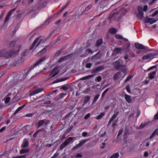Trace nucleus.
Instances as JSON below:
<instances>
[{"instance_id": "4468645a", "label": "nucleus", "mask_w": 158, "mask_h": 158, "mask_svg": "<svg viewBox=\"0 0 158 158\" xmlns=\"http://www.w3.org/2000/svg\"><path fill=\"white\" fill-rule=\"evenodd\" d=\"M135 46L137 49H146L145 46L141 44L135 43Z\"/></svg>"}, {"instance_id": "423d86ee", "label": "nucleus", "mask_w": 158, "mask_h": 158, "mask_svg": "<svg viewBox=\"0 0 158 158\" xmlns=\"http://www.w3.org/2000/svg\"><path fill=\"white\" fill-rule=\"evenodd\" d=\"M120 61H121L120 60H118L113 63L114 68L116 70H120L121 69L123 68V66L124 65L120 64Z\"/></svg>"}, {"instance_id": "5701e85b", "label": "nucleus", "mask_w": 158, "mask_h": 158, "mask_svg": "<svg viewBox=\"0 0 158 158\" xmlns=\"http://www.w3.org/2000/svg\"><path fill=\"white\" fill-rule=\"evenodd\" d=\"M70 1H68L66 3V4L64 6H62L61 9L60 10V12H62L64 9H65L66 7H67L69 5V4L70 3Z\"/></svg>"}, {"instance_id": "aec40b11", "label": "nucleus", "mask_w": 158, "mask_h": 158, "mask_svg": "<svg viewBox=\"0 0 158 158\" xmlns=\"http://www.w3.org/2000/svg\"><path fill=\"white\" fill-rule=\"evenodd\" d=\"M101 57V54L98 52L95 55L92 57V59H95V60H98Z\"/></svg>"}, {"instance_id": "a878e982", "label": "nucleus", "mask_w": 158, "mask_h": 158, "mask_svg": "<svg viewBox=\"0 0 158 158\" xmlns=\"http://www.w3.org/2000/svg\"><path fill=\"white\" fill-rule=\"evenodd\" d=\"M139 19H142L143 16V12H138V13L137 15Z\"/></svg>"}, {"instance_id": "412c9836", "label": "nucleus", "mask_w": 158, "mask_h": 158, "mask_svg": "<svg viewBox=\"0 0 158 158\" xmlns=\"http://www.w3.org/2000/svg\"><path fill=\"white\" fill-rule=\"evenodd\" d=\"M103 42V40L102 38L98 39L97 41L96 44V46H100Z\"/></svg>"}, {"instance_id": "9d476101", "label": "nucleus", "mask_w": 158, "mask_h": 158, "mask_svg": "<svg viewBox=\"0 0 158 158\" xmlns=\"http://www.w3.org/2000/svg\"><path fill=\"white\" fill-rule=\"evenodd\" d=\"M157 54L156 53H149L145 55L144 56L142 57V59L143 60H145L146 59H148L152 57H153L154 56L156 55Z\"/></svg>"}, {"instance_id": "c03bdc74", "label": "nucleus", "mask_w": 158, "mask_h": 158, "mask_svg": "<svg viewBox=\"0 0 158 158\" xmlns=\"http://www.w3.org/2000/svg\"><path fill=\"white\" fill-rule=\"evenodd\" d=\"M106 141V140L104 142L102 143V145L100 146V147L101 149H103L105 148L106 144V143H105Z\"/></svg>"}, {"instance_id": "603ef678", "label": "nucleus", "mask_w": 158, "mask_h": 158, "mask_svg": "<svg viewBox=\"0 0 158 158\" xmlns=\"http://www.w3.org/2000/svg\"><path fill=\"white\" fill-rule=\"evenodd\" d=\"M102 77L101 76H98L96 79V80L98 82H100L102 80Z\"/></svg>"}, {"instance_id": "72a5a7b5", "label": "nucleus", "mask_w": 158, "mask_h": 158, "mask_svg": "<svg viewBox=\"0 0 158 158\" xmlns=\"http://www.w3.org/2000/svg\"><path fill=\"white\" fill-rule=\"evenodd\" d=\"M100 95L99 94H98L96 95L94 98V99L93 101V104L95 103L96 101L97 100L99 97Z\"/></svg>"}, {"instance_id": "393cba45", "label": "nucleus", "mask_w": 158, "mask_h": 158, "mask_svg": "<svg viewBox=\"0 0 158 158\" xmlns=\"http://www.w3.org/2000/svg\"><path fill=\"white\" fill-rule=\"evenodd\" d=\"M30 150L29 149H22L20 150V152L21 154H23L28 152Z\"/></svg>"}, {"instance_id": "e433bc0d", "label": "nucleus", "mask_w": 158, "mask_h": 158, "mask_svg": "<svg viewBox=\"0 0 158 158\" xmlns=\"http://www.w3.org/2000/svg\"><path fill=\"white\" fill-rule=\"evenodd\" d=\"M109 89V88H107L103 92L102 95V98L105 96V94H106L107 92V91H108Z\"/></svg>"}, {"instance_id": "a19ab883", "label": "nucleus", "mask_w": 158, "mask_h": 158, "mask_svg": "<svg viewBox=\"0 0 158 158\" xmlns=\"http://www.w3.org/2000/svg\"><path fill=\"white\" fill-rule=\"evenodd\" d=\"M85 52H88V54H92L93 53V51L90 49H87L86 50Z\"/></svg>"}, {"instance_id": "7c9ffc66", "label": "nucleus", "mask_w": 158, "mask_h": 158, "mask_svg": "<svg viewBox=\"0 0 158 158\" xmlns=\"http://www.w3.org/2000/svg\"><path fill=\"white\" fill-rule=\"evenodd\" d=\"M119 156L118 153L116 152L112 155L109 158H118Z\"/></svg>"}, {"instance_id": "6e6d98bb", "label": "nucleus", "mask_w": 158, "mask_h": 158, "mask_svg": "<svg viewBox=\"0 0 158 158\" xmlns=\"http://www.w3.org/2000/svg\"><path fill=\"white\" fill-rule=\"evenodd\" d=\"M41 131V129L38 130V131L35 132L34 134V137H35L37 135L38 132Z\"/></svg>"}, {"instance_id": "c85d7f7f", "label": "nucleus", "mask_w": 158, "mask_h": 158, "mask_svg": "<svg viewBox=\"0 0 158 158\" xmlns=\"http://www.w3.org/2000/svg\"><path fill=\"white\" fill-rule=\"evenodd\" d=\"M90 96H88L85 97L84 99L83 105H84V104H86L88 101H89L90 100Z\"/></svg>"}, {"instance_id": "f03ea898", "label": "nucleus", "mask_w": 158, "mask_h": 158, "mask_svg": "<svg viewBox=\"0 0 158 158\" xmlns=\"http://www.w3.org/2000/svg\"><path fill=\"white\" fill-rule=\"evenodd\" d=\"M46 58V56H44L42 58L37 60L35 64L34 65L33 67H30L27 71L25 74H24L23 76V78L25 79L28 74L34 68H35L37 65H39L41 64L42 62L44 61Z\"/></svg>"}, {"instance_id": "052dcab7", "label": "nucleus", "mask_w": 158, "mask_h": 158, "mask_svg": "<svg viewBox=\"0 0 158 158\" xmlns=\"http://www.w3.org/2000/svg\"><path fill=\"white\" fill-rule=\"evenodd\" d=\"M158 14V10H156L155 12L152 15V16L154 17L156 15Z\"/></svg>"}, {"instance_id": "c756f323", "label": "nucleus", "mask_w": 158, "mask_h": 158, "mask_svg": "<svg viewBox=\"0 0 158 158\" xmlns=\"http://www.w3.org/2000/svg\"><path fill=\"white\" fill-rule=\"evenodd\" d=\"M121 73L118 72L116 73L114 76L113 77V79L114 80L117 79L118 77L121 75Z\"/></svg>"}, {"instance_id": "6e6552de", "label": "nucleus", "mask_w": 158, "mask_h": 158, "mask_svg": "<svg viewBox=\"0 0 158 158\" xmlns=\"http://www.w3.org/2000/svg\"><path fill=\"white\" fill-rule=\"evenodd\" d=\"M58 67L57 66L54 68L50 74V76H51L52 74V76L50 77V78L54 77L58 74L59 72H56V71L58 69Z\"/></svg>"}, {"instance_id": "3c124183", "label": "nucleus", "mask_w": 158, "mask_h": 158, "mask_svg": "<svg viewBox=\"0 0 158 158\" xmlns=\"http://www.w3.org/2000/svg\"><path fill=\"white\" fill-rule=\"evenodd\" d=\"M10 16L8 15H7L6 19L5 20V23H6L7 21H8L10 19Z\"/></svg>"}, {"instance_id": "864d4df0", "label": "nucleus", "mask_w": 158, "mask_h": 158, "mask_svg": "<svg viewBox=\"0 0 158 158\" xmlns=\"http://www.w3.org/2000/svg\"><path fill=\"white\" fill-rule=\"evenodd\" d=\"M92 7V5H90L88 6L87 7H86L85 8V10H88L90 9Z\"/></svg>"}, {"instance_id": "473e14b6", "label": "nucleus", "mask_w": 158, "mask_h": 158, "mask_svg": "<svg viewBox=\"0 0 158 158\" xmlns=\"http://www.w3.org/2000/svg\"><path fill=\"white\" fill-rule=\"evenodd\" d=\"M105 114V113L104 112L98 115L96 118V119L99 120L102 118Z\"/></svg>"}, {"instance_id": "9b49d317", "label": "nucleus", "mask_w": 158, "mask_h": 158, "mask_svg": "<svg viewBox=\"0 0 158 158\" xmlns=\"http://www.w3.org/2000/svg\"><path fill=\"white\" fill-rule=\"evenodd\" d=\"M44 90V89L43 88H39L33 91L31 93L29 94L30 96L34 95L35 94H37L42 92Z\"/></svg>"}, {"instance_id": "b1692460", "label": "nucleus", "mask_w": 158, "mask_h": 158, "mask_svg": "<svg viewBox=\"0 0 158 158\" xmlns=\"http://www.w3.org/2000/svg\"><path fill=\"white\" fill-rule=\"evenodd\" d=\"M109 32L111 34H115L117 32V29L114 28H111L109 30Z\"/></svg>"}, {"instance_id": "bb28decb", "label": "nucleus", "mask_w": 158, "mask_h": 158, "mask_svg": "<svg viewBox=\"0 0 158 158\" xmlns=\"http://www.w3.org/2000/svg\"><path fill=\"white\" fill-rule=\"evenodd\" d=\"M23 61V58H20L19 60L16 61L15 63V64H21Z\"/></svg>"}, {"instance_id": "37998d69", "label": "nucleus", "mask_w": 158, "mask_h": 158, "mask_svg": "<svg viewBox=\"0 0 158 158\" xmlns=\"http://www.w3.org/2000/svg\"><path fill=\"white\" fill-rule=\"evenodd\" d=\"M133 76L132 75H130L129 76L127 77L126 79L125 80V82H127L130 80L131 78H132L133 77Z\"/></svg>"}, {"instance_id": "dca6fc26", "label": "nucleus", "mask_w": 158, "mask_h": 158, "mask_svg": "<svg viewBox=\"0 0 158 158\" xmlns=\"http://www.w3.org/2000/svg\"><path fill=\"white\" fill-rule=\"evenodd\" d=\"M156 21L157 20H156L154 19H153L147 18L146 20V22L147 23H149L150 24H152L156 22Z\"/></svg>"}, {"instance_id": "f704fd0d", "label": "nucleus", "mask_w": 158, "mask_h": 158, "mask_svg": "<svg viewBox=\"0 0 158 158\" xmlns=\"http://www.w3.org/2000/svg\"><path fill=\"white\" fill-rule=\"evenodd\" d=\"M67 59V57L64 56L60 58L58 60V62L61 63L62 61L65 60Z\"/></svg>"}, {"instance_id": "1a4fd4ad", "label": "nucleus", "mask_w": 158, "mask_h": 158, "mask_svg": "<svg viewBox=\"0 0 158 158\" xmlns=\"http://www.w3.org/2000/svg\"><path fill=\"white\" fill-rule=\"evenodd\" d=\"M130 43L128 42L125 44L123 47V50H124L125 52H129L130 50Z\"/></svg>"}, {"instance_id": "39448f33", "label": "nucleus", "mask_w": 158, "mask_h": 158, "mask_svg": "<svg viewBox=\"0 0 158 158\" xmlns=\"http://www.w3.org/2000/svg\"><path fill=\"white\" fill-rule=\"evenodd\" d=\"M89 139H84L81 140L80 141L78 144L76 145L75 146L73 147L72 149V150H75L76 149L80 148L82 146L85 142L88 141Z\"/></svg>"}, {"instance_id": "a211bd4d", "label": "nucleus", "mask_w": 158, "mask_h": 158, "mask_svg": "<svg viewBox=\"0 0 158 158\" xmlns=\"http://www.w3.org/2000/svg\"><path fill=\"white\" fill-rule=\"evenodd\" d=\"M156 71H154L152 73H149L148 74L149 77V78L151 79H153L156 76Z\"/></svg>"}, {"instance_id": "2f4dec72", "label": "nucleus", "mask_w": 158, "mask_h": 158, "mask_svg": "<svg viewBox=\"0 0 158 158\" xmlns=\"http://www.w3.org/2000/svg\"><path fill=\"white\" fill-rule=\"evenodd\" d=\"M158 132V129H156L153 132L152 134L150 136V139H152V137L154 136Z\"/></svg>"}, {"instance_id": "2eb2a0df", "label": "nucleus", "mask_w": 158, "mask_h": 158, "mask_svg": "<svg viewBox=\"0 0 158 158\" xmlns=\"http://www.w3.org/2000/svg\"><path fill=\"white\" fill-rule=\"evenodd\" d=\"M119 114V112H117L114 113L109 120L107 126H109L111 123L112 121Z\"/></svg>"}, {"instance_id": "79ce46f5", "label": "nucleus", "mask_w": 158, "mask_h": 158, "mask_svg": "<svg viewBox=\"0 0 158 158\" xmlns=\"http://www.w3.org/2000/svg\"><path fill=\"white\" fill-rule=\"evenodd\" d=\"M138 12H143V7L141 6H139L138 7Z\"/></svg>"}, {"instance_id": "cd10ccee", "label": "nucleus", "mask_w": 158, "mask_h": 158, "mask_svg": "<svg viewBox=\"0 0 158 158\" xmlns=\"http://www.w3.org/2000/svg\"><path fill=\"white\" fill-rule=\"evenodd\" d=\"M121 70H122V72L125 73H127V67L125 65H123V68L120 69Z\"/></svg>"}, {"instance_id": "4c0bfd02", "label": "nucleus", "mask_w": 158, "mask_h": 158, "mask_svg": "<svg viewBox=\"0 0 158 158\" xmlns=\"http://www.w3.org/2000/svg\"><path fill=\"white\" fill-rule=\"evenodd\" d=\"M115 37L116 38L119 39H123V37L122 35L118 34H116L115 35Z\"/></svg>"}, {"instance_id": "49530a36", "label": "nucleus", "mask_w": 158, "mask_h": 158, "mask_svg": "<svg viewBox=\"0 0 158 158\" xmlns=\"http://www.w3.org/2000/svg\"><path fill=\"white\" fill-rule=\"evenodd\" d=\"M15 44V42L14 41L11 42L10 44V48L14 47Z\"/></svg>"}, {"instance_id": "338daca9", "label": "nucleus", "mask_w": 158, "mask_h": 158, "mask_svg": "<svg viewBox=\"0 0 158 158\" xmlns=\"http://www.w3.org/2000/svg\"><path fill=\"white\" fill-rule=\"evenodd\" d=\"M71 114V113H69L66 114L64 117V119H66L67 118L69 117Z\"/></svg>"}, {"instance_id": "ea45409f", "label": "nucleus", "mask_w": 158, "mask_h": 158, "mask_svg": "<svg viewBox=\"0 0 158 158\" xmlns=\"http://www.w3.org/2000/svg\"><path fill=\"white\" fill-rule=\"evenodd\" d=\"M16 10V8H14L10 10L8 13V15L10 16L12 13L15 11Z\"/></svg>"}, {"instance_id": "58836bf2", "label": "nucleus", "mask_w": 158, "mask_h": 158, "mask_svg": "<svg viewBox=\"0 0 158 158\" xmlns=\"http://www.w3.org/2000/svg\"><path fill=\"white\" fill-rule=\"evenodd\" d=\"M68 79V78H67V77L61 78V79H58L57 80H56V82H61V81H65V80H67Z\"/></svg>"}, {"instance_id": "ddd939ff", "label": "nucleus", "mask_w": 158, "mask_h": 158, "mask_svg": "<svg viewBox=\"0 0 158 158\" xmlns=\"http://www.w3.org/2000/svg\"><path fill=\"white\" fill-rule=\"evenodd\" d=\"M29 145V141L27 139H25L23 140L22 144L21 145V147L25 148L27 147Z\"/></svg>"}, {"instance_id": "6ab92c4d", "label": "nucleus", "mask_w": 158, "mask_h": 158, "mask_svg": "<svg viewBox=\"0 0 158 158\" xmlns=\"http://www.w3.org/2000/svg\"><path fill=\"white\" fill-rule=\"evenodd\" d=\"M122 51V49L121 48H117L114 50V53L117 54L121 52Z\"/></svg>"}, {"instance_id": "de8ad7c7", "label": "nucleus", "mask_w": 158, "mask_h": 158, "mask_svg": "<svg viewBox=\"0 0 158 158\" xmlns=\"http://www.w3.org/2000/svg\"><path fill=\"white\" fill-rule=\"evenodd\" d=\"M92 65L91 63H88L86 65V67L87 68H90Z\"/></svg>"}, {"instance_id": "20e7f679", "label": "nucleus", "mask_w": 158, "mask_h": 158, "mask_svg": "<svg viewBox=\"0 0 158 158\" xmlns=\"http://www.w3.org/2000/svg\"><path fill=\"white\" fill-rule=\"evenodd\" d=\"M74 137H70L67 139L62 144H61L60 149L61 150L63 149L64 147L67 146L74 139Z\"/></svg>"}, {"instance_id": "680f3d73", "label": "nucleus", "mask_w": 158, "mask_h": 158, "mask_svg": "<svg viewBox=\"0 0 158 158\" xmlns=\"http://www.w3.org/2000/svg\"><path fill=\"white\" fill-rule=\"evenodd\" d=\"M88 134V133L86 132H84L82 133V135L83 137L86 136Z\"/></svg>"}, {"instance_id": "09e8293b", "label": "nucleus", "mask_w": 158, "mask_h": 158, "mask_svg": "<svg viewBox=\"0 0 158 158\" xmlns=\"http://www.w3.org/2000/svg\"><path fill=\"white\" fill-rule=\"evenodd\" d=\"M59 155V153L58 152H56L51 158H56Z\"/></svg>"}, {"instance_id": "69168bd1", "label": "nucleus", "mask_w": 158, "mask_h": 158, "mask_svg": "<svg viewBox=\"0 0 158 158\" xmlns=\"http://www.w3.org/2000/svg\"><path fill=\"white\" fill-rule=\"evenodd\" d=\"M123 132V130H121L119 131L118 134V136H119L121 134H122Z\"/></svg>"}, {"instance_id": "f3484780", "label": "nucleus", "mask_w": 158, "mask_h": 158, "mask_svg": "<svg viewBox=\"0 0 158 158\" xmlns=\"http://www.w3.org/2000/svg\"><path fill=\"white\" fill-rule=\"evenodd\" d=\"M125 98L127 101L129 103H132V101L131 98V96L127 94L125 95Z\"/></svg>"}, {"instance_id": "e2e57ef3", "label": "nucleus", "mask_w": 158, "mask_h": 158, "mask_svg": "<svg viewBox=\"0 0 158 158\" xmlns=\"http://www.w3.org/2000/svg\"><path fill=\"white\" fill-rule=\"evenodd\" d=\"M6 127H3L0 129V132H2L3 131L6 129Z\"/></svg>"}, {"instance_id": "774afa93", "label": "nucleus", "mask_w": 158, "mask_h": 158, "mask_svg": "<svg viewBox=\"0 0 158 158\" xmlns=\"http://www.w3.org/2000/svg\"><path fill=\"white\" fill-rule=\"evenodd\" d=\"M77 157H82V155L81 153H78L76 156Z\"/></svg>"}, {"instance_id": "4be33fe9", "label": "nucleus", "mask_w": 158, "mask_h": 158, "mask_svg": "<svg viewBox=\"0 0 158 158\" xmlns=\"http://www.w3.org/2000/svg\"><path fill=\"white\" fill-rule=\"evenodd\" d=\"M45 123V120H40L38 123L37 124V128H39L43 125Z\"/></svg>"}, {"instance_id": "0e129e2a", "label": "nucleus", "mask_w": 158, "mask_h": 158, "mask_svg": "<svg viewBox=\"0 0 158 158\" xmlns=\"http://www.w3.org/2000/svg\"><path fill=\"white\" fill-rule=\"evenodd\" d=\"M157 0H152V1L149 3V5H152L155 3Z\"/></svg>"}, {"instance_id": "8fccbe9b", "label": "nucleus", "mask_w": 158, "mask_h": 158, "mask_svg": "<svg viewBox=\"0 0 158 158\" xmlns=\"http://www.w3.org/2000/svg\"><path fill=\"white\" fill-rule=\"evenodd\" d=\"M85 77L86 79L87 80V79H89L93 77H94V75H89L88 76H86Z\"/></svg>"}, {"instance_id": "f8f14e48", "label": "nucleus", "mask_w": 158, "mask_h": 158, "mask_svg": "<svg viewBox=\"0 0 158 158\" xmlns=\"http://www.w3.org/2000/svg\"><path fill=\"white\" fill-rule=\"evenodd\" d=\"M123 10H121L119 11L118 12H117L116 13H114V14H112L110 15L108 19L110 20L113 17H116L117 15H118L119 14H121L122 15V12L123 11Z\"/></svg>"}, {"instance_id": "a18cd8bd", "label": "nucleus", "mask_w": 158, "mask_h": 158, "mask_svg": "<svg viewBox=\"0 0 158 158\" xmlns=\"http://www.w3.org/2000/svg\"><path fill=\"white\" fill-rule=\"evenodd\" d=\"M126 88L127 91L128 93H130L131 92V90L130 89L129 85H128L126 86Z\"/></svg>"}, {"instance_id": "bf43d9fd", "label": "nucleus", "mask_w": 158, "mask_h": 158, "mask_svg": "<svg viewBox=\"0 0 158 158\" xmlns=\"http://www.w3.org/2000/svg\"><path fill=\"white\" fill-rule=\"evenodd\" d=\"M27 155L25 154L23 155L22 156H17L14 157V158H25L26 157Z\"/></svg>"}, {"instance_id": "f257e3e1", "label": "nucleus", "mask_w": 158, "mask_h": 158, "mask_svg": "<svg viewBox=\"0 0 158 158\" xmlns=\"http://www.w3.org/2000/svg\"><path fill=\"white\" fill-rule=\"evenodd\" d=\"M20 50L19 48H17L14 51H12L10 52H8L6 50H2L0 51V57H5L6 58H9L11 56L17 54L19 52Z\"/></svg>"}, {"instance_id": "7ed1b4c3", "label": "nucleus", "mask_w": 158, "mask_h": 158, "mask_svg": "<svg viewBox=\"0 0 158 158\" xmlns=\"http://www.w3.org/2000/svg\"><path fill=\"white\" fill-rule=\"evenodd\" d=\"M38 41H39L36 45V46H38L41 43H44V41H45L44 39H43L41 37H38L36 38L34 41L32 45L31 46L30 48V49L31 50H32L34 48L37 42Z\"/></svg>"}, {"instance_id": "c9c22d12", "label": "nucleus", "mask_w": 158, "mask_h": 158, "mask_svg": "<svg viewBox=\"0 0 158 158\" xmlns=\"http://www.w3.org/2000/svg\"><path fill=\"white\" fill-rule=\"evenodd\" d=\"M47 51V49L46 48H44L42 50H41L40 52L38 53L39 55H41L42 54L45 52Z\"/></svg>"}, {"instance_id": "5fc2aeb1", "label": "nucleus", "mask_w": 158, "mask_h": 158, "mask_svg": "<svg viewBox=\"0 0 158 158\" xmlns=\"http://www.w3.org/2000/svg\"><path fill=\"white\" fill-rule=\"evenodd\" d=\"M90 116V114L89 113H88L84 117V118L85 119H88Z\"/></svg>"}, {"instance_id": "0eeeda50", "label": "nucleus", "mask_w": 158, "mask_h": 158, "mask_svg": "<svg viewBox=\"0 0 158 158\" xmlns=\"http://www.w3.org/2000/svg\"><path fill=\"white\" fill-rule=\"evenodd\" d=\"M105 68V67L104 65L99 66L93 70L92 72V73L94 74L96 73L103 69Z\"/></svg>"}, {"instance_id": "13d9d810", "label": "nucleus", "mask_w": 158, "mask_h": 158, "mask_svg": "<svg viewBox=\"0 0 158 158\" xmlns=\"http://www.w3.org/2000/svg\"><path fill=\"white\" fill-rule=\"evenodd\" d=\"M10 97L7 98L5 101V102L6 103H8L10 101Z\"/></svg>"}, {"instance_id": "4d7b16f0", "label": "nucleus", "mask_w": 158, "mask_h": 158, "mask_svg": "<svg viewBox=\"0 0 158 158\" xmlns=\"http://www.w3.org/2000/svg\"><path fill=\"white\" fill-rule=\"evenodd\" d=\"M154 118L155 120L158 119V112L155 115Z\"/></svg>"}]
</instances>
